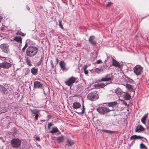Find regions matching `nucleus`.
<instances>
[{
  "label": "nucleus",
  "instance_id": "nucleus-53",
  "mask_svg": "<svg viewBox=\"0 0 149 149\" xmlns=\"http://www.w3.org/2000/svg\"><path fill=\"white\" fill-rule=\"evenodd\" d=\"M43 92H44V94H45V91H44V90H43Z\"/></svg>",
  "mask_w": 149,
  "mask_h": 149
},
{
  "label": "nucleus",
  "instance_id": "nucleus-46",
  "mask_svg": "<svg viewBox=\"0 0 149 149\" xmlns=\"http://www.w3.org/2000/svg\"><path fill=\"white\" fill-rule=\"evenodd\" d=\"M3 58V60H7V58H6L2 57V56H0V58ZM1 60H2L1 59V58H0V62H1Z\"/></svg>",
  "mask_w": 149,
  "mask_h": 149
},
{
  "label": "nucleus",
  "instance_id": "nucleus-1",
  "mask_svg": "<svg viewBox=\"0 0 149 149\" xmlns=\"http://www.w3.org/2000/svg\"><path fill=\"white\" fill-rule=\"evenodd\" d=\"M38 51V49L35 47L30 46L26 49V53L27 56L32 57L35 55Z\"/></svg>",
  "mask_w": 149,
  "mask_h": 149
},
{
  "label": "nucleus",
  "instance_id": "nucleus-55",
  "mask_svg": "<svg viewBox=\"0 0 149 149\" xmlns=\"http://www.w3.org/2000/svg\"><path fill=\"white\" fill-rule=\"evenodd\" d=\"M145 140H146L147 141V139H146V138H145Z\"/></svg>",
  "mask_w": 149,
  "mask_h": 149
},
{
  "label": "nucleus",
  "instance_id": "nucleus-57",
  "mask_svg": "<svg viewBox=\"0 0 149 149\" xmlns=\"http://www.w3.org/2000/svg\"><path fill=\"white\" fill-rule=\"evenodd\" d=\"M125 104H127L125 103Z\"/></svg>",
  "mask_w": 149,
  "mask_h": 149
},
{
  "label": "nucleus",
  "instance_id": "nucleus-2",
  "mask_svg": "<svg viewBox=\"0 0 149 149\" xmlns=\"http://www.w3.org/2000/svg\"><path fill=\"white\" fill-rule=\"evenodd\" d=\"M21 140L17 138L12 139L10 141V144L13 148H18L21 145Z\"/></svg>",
  "mask_w": 149,
  "mask_h": 149
},
{
  "label": "nucleus",
  "instance_id": "nucleus-21",
  "mask_svg": "<svg viewBox=\"0 0 149 149\" xmlns=\"http://www.w3.org/2000/svg\"><path fill=\"white\" fill-rule=\"evenodd\" d=\"M143 137L142 136H137L136 135H133L132 136L130 137V140H136V139H141Z\"/></svg>",
  "mask_w": 149,
  "mask_h": 149
},
{
  "label": "nucleus",
  "instance_id": "nucleus-35",
  "mask_svg": "<svg viewBox=\"0 0 149 149\" xmlns=\"http://www.w3.org/2000/svg\"><path fill=\"white\" fill-rule=\"evenodd\" d=\"M38 33L37 32H35L33 34V39H36L37 38V34Z\"/></svg>",
  "mask_w": 149,
  "mask_h": 149
},
{
  "label": "nucleus",
  "instance_id": "nucleus-22",
  "mask_svg": "<svg viewBox=\"0 0 149 149\" xmlns=\"http://www.w3.org/2000/svg\"><path fill=\"white\" fill-rule=\"evenodd\" d=\"M106 68H105V65H104L103 67L101 68L100 69L97 68H96L95 69V71L97 73H99L100 72L104 71Z\"/></svg>",
  "mask_w": 149,
  "mask_h": 149
},
{
  "label": "nucleus",
  "instance_id": "nucleus-25",
  "mask_svg": "<svg viewBox=\"0 0 149 149\" xmlns=\"http://www.w3.org/2000/svg\"><path fill=\"white\" fill-rule=\"evenodd\" d=\"M13 40L20 43H22V39L21 37L20 36H15L13 39Z\"/></svg>",
  "mask_w": 149,
  "mask_h": 149
},
{
  "label": "nucleus",
  "instance_id": "nucleus-45",
  "mask_svg": "<svg viewBox=\"0 0 149 149\" xmlns=\"http://www.w3.org/2000/svg\"><path fill=\"white\" fill-rule=\"evenodd\" d=\"M112 4V3L111 2H109L108 3V4H107V6H111Z\"/></svg>",
  "mask_w": 149,
  "mask_h": 149
},
{
  "label": "nucleus",
  "instance_id": "nucleus-31",
  "mask_svg": "<svg viewBox=\"0 0 149 149\" xmlns=\"http://www.w3.org/2000/svg\"><path fill=\"white\" fill-rule=\"evenodd\" d=\"M88 67V66L86 65H84L83 67V68L84 70V73L86 75H87L88 74V71L86 69Z\"/></svg>",
  "mask_w": 149,
  "mask_h": 149
},
{
  "label": "nucleus",
  "instance_id": "nucleus-51",
  "mask_svg": "<svg viewBox=\"0 0 149 149\" xmlns=\"http://www.w3.org/2000/svg\"><path fill=\"white\" fill-rule=\"evenodd\" d=\"M110 83H111L110 82V83H107V82H106L105 83H104V84H105V86H106V85H107V84H110Z\"/></svg>",
  "mask_w": 149,
  "mask_h": 149
},
{
  "label": "nucleus",
  "instance_id": "nucleus-26",
  "mask_svg": "<svg viewBox=\"0 0 149 149\" xmlns=\"http://www.w3.org/2000/svg\"><path fill=\"white\" fill-rule=\"evenodd\" d=\"M38 72V69L35 68H32L31 70V72L34 75H36Z\"/></svg>",
  "mask_w": 149,
  "mask_h": 149
},
{
  "label": "nucleus",
  "instance_id": "nucleus-11",
  "mask_svg": "<svg viewBox=\"0 0 149 149\" xmlns=\"http://www.w3.org/2000/svg\"><path fill=\"white\" fill-rule=\"evenodd\" d=\"M34 86L35 88H42L43 84L40 82L38 81H35L34 82Z\"/></svg>",
  "mask_w": 149,
  "mask_h": 149
},
{
  "label": "nucleus",
  "instance_id": "nucleus-50",
  "mask_svg": "<svg viewBox=\"0 0 149 149\" xmlns=\"http://www.w3.org/2000/svg\"><path fill=\"white\" fill-rule=\"evenodd\" d=\"M26 8L28 10H30L29 7L27 5L26 6Z\"/></svg>",
  "mask_w": 149,
  "mask_h": 149
},
{
  "label": "nucleus",
  "instance_id": "nucleus-6",
  "mask_svg": "<svg viewBox=\"0 0 149 149\" xmlns=\"http://www.w3.org/2000/svg\"><path fill=\"white\" fill-rule=\"evenodd\" d=\"M77 79V78L76 77L72 76L70 77L65 82V84L66 85L70 86L74 83Z\"/></svg>",
  "mask_w": 149,
  "mask_h": 149
},
{
  "label": "nucleus",
  "instance_id": "nucleus-49",
  "mask_svg": "<svg viewBox=\"0 0 149 149\" xmlns=\"http://www.w3.org/2000/svg\"><path fill=\"white\" fill-rule=\"evenodd\" d=\"M51 65L52 68H54V64H53V63L51 61Z\"/></svg>",
  "mask_w": 149,
  "mask_h": 149
},
{
  "label": "nucleus",
  "instance_id": "nucleus-10",
  "mask_svg": "<svg viewBox=\"0 0 149 149\" xmlns=\"http://www.w3.org/2000/svg\"><path fill=\"white\" fill-rule=\"evenodd\" d=\"M95 39V37L93 36H91L88 39L89 42L93 46H96L97 44V42Z\"/></svg>",
  "mask_w": 149,
  "mask_h": 149
},
{
  "label": "nucleus",
  "instance_id": "nucleus-41",
  "mask_svg": "<svg viewBox=\"0 0 149 149\" xmlns=\"http://www.w3.org/2000/svg\"><path fill=\"white\" fill-rule=\"evenodd\" d=\"M35 115V116L34 117L35 120L36 121L38 120V117L39 116V115L38 114V113H36V114L35 115Z\"/></svg>",
  "mask_w": 149,
  "mask_h": 149
},
{
  "label": "nucleus",
  "instance_id": "nucleus-36",
  "mask_svg": "<svg viewBox=\"0 0 149 149\" xmlns=\"http://www.w3.org/2000/svg\"><path fill=\"white\" fill-rule=\"evenodd\" d=\"M84 109H85V108H84V106L83 105V108L81 109V111H79V112H77V111H75V112H76L77 113L79 114H80V113L83 114L84 113Z\"/></svg>",
  "mask_w": 149,
  "mask_h": 149
},
{
  "label": "nucleus",
  "instance_id": "nucleus-19",
  "mask_svg": "<svg viewBox=\"0 0 149 149\" xmlns=\"http://www.w3.org/2000/svg\"><path fill=\"white\" fill-rule=\"evenodd\" d=\"M30 111L31 112V115L34 116L36 114V113H38L40 110H38L37 109H30Z\"/></svg>",
  "mask_w": 149,
  "mask_h": 149
},
{
  "label": "nucleus",
  "instance_id": "nucleus-56",
  "mask_svg": "<svg viewBox=\"0 0 149 149\" xmlns=\"http://www.w3.org/2000/svg\"><path fill=\"white\" fill-rule=\"evenodd\" d=\"M56 60H58L57 58H56Z\"/></svg>",
  "mask_w": 149,
  "mask_h": 149
},
{
  "label": "nucleus",
  "instance_id": "nucleus-3",
  "mask_svg": "<svg viewBox=\"0 0 149 149\" xmlns=\"http://www.w3.org/2000/svg\"><path fill=\"white\" fill-rule=\"evenodd\" d=\"M88 99L92 101H95L99 98L98 94L96 91L89 93L87 95Z\"/></svg>",
  "mask_w": 149,
  "mask_h": 149
},
{
  "label": "nucleus",
  "instance_id": "nucleus-30",
  "mask_svg": "<svg viewBox=\"0 0 149 149\" xmlns=\"http://www.w3.org/2000/svg\"><path fill=\"white\" fill-rule=\"evenodd\" d=\"M64 140V136H61L57 138V141L58 143L62 142Z\"/></svg>",
  "mask_w": 149,
  "mask_h": 149
},
{
  "label": "nucleus",
  "instance_id": "nucleus-5",
  "mask_svg": "<svg viewBox=\"0 0 149 149\" xmlns=\"http://www.w3.org/2000/svg\"><path fill=\"white\" fill-rule=\"evenodd\" d=\"M143 68L140 65H136L133 69L134 72L137 75H140L143 72Z\"/></svg>",
  "mask_w": 149,
  "mask_h": 149
},
{
  "label": "nucleus",
  "instance_id": "nucleus-7",
  "mask_svg": "<svg viewBox=\"0 0 149 149\" xmlns=\"http://www.w3.org/2000/svg\"><path fill=\"white\" fill-rule=\"evenodd\" d=\"M111 109H107V108L105 107H100L97 108V111L100 113L104 114L110 111Z\"/></svg>",
  "mask_w": 149,
  "mask_h": 149
},
{
  "label": "nucleus",
  "instance_id": "nucleus-47",
  "mask_svg": "<svg viewBox=\"0 0 149 149\" xmlns=\"http://www.w3.org/2000/svg\"><path fill=\"white\" fill-rule=\"evenodd\" d=\"M36 139L37 141H39L40 140V138L39 137H36Z\"/></svg>",
  "mask_w": 149,
  "mask_h": 149
},
{
  "label": "nucleus",
  "instance_id": "nucleus-9",
  "mask_svg": "<svg viewBox=\"0 0 149 149\" xmlns=\"http://www.w3.org/2000/svg\"><path fill=\"white\" fill-rule=\"evenodd\" d=\"M11 65L10 63L4 61L2 63H0V68L8 69L11 66Z\"/></svg>",
  "mask_w": 149,
  "mask_h": 149
},
{
  "label": "nucleus",
  "instance_id": "nucleus-33",
  "mask_svg": "<svg viewBox=\"0 0 149 149\" xmlns=\"http://www.w3.org/2000/svg\"><path fill=\"white\" fill-rule=\"evenodd\" d=\"M140 148L141 149H148L147 147L142 143L140 144Z\"/></svg>",
  "mask_w": 149,
  "mask_h": 149
},
{
  "label": "nucleus",
  "instance_id": "nucleus-54",
  "mask_svg": "<svg viewBox=\"0 0 149 149\" xmlns=\"http://www.w3.org/2000/svg\"><path fill=\"white\" fill-rule=\"evenodd\" d=\"M107 59H107V60H105V61L104 62H105L107 60Z\"/></svg>",
  "mask_w": 149,
  "mask_h": 149
},
{
  "label": "nucleus",
  "instance_id": "nucleus-15",
  "mask_svg": "<svg viewBox=\"0 0 149 149\" xmlns=\"http://www.w3.org/2000/svg\"><path fill=\"white\" fill-rule=\"evenodd\" d=\"M112 64L113 65L116 67H118L119 68H120L121 66L118 62L113 58H112Z\"/></svg>",
  "mask_w": 149,
  "mask_h": 149
},
{
  "label": "nucleus",
  "instance_id": "nucleus-24",
  "mask_svg": "<svg viewBox=\"0 0 149 149\" xmlns=\"http://www.w3.org/2000/svg\"><path fill=\"white\" fill-rule=\"evenodd\" d=\"M59 130L56 127L52 128V130L49 131V132L52 134H54L58 132Z\"/></svg>",
  "mask_w": 149,
  "mask_h": 149
},
{
  "label": "nucleus",
  "instance_id": "nucleus-34",
  "mask_svg": "<svg viewBox=\"0 0 149 149\" xmlns=\"http://www.w3.org/2000/svg\"><path fill=\"white\" fill-rule=\"evenodd\" d=\"M16 34L17 35H19L22 36H24L25 35V34H24L19 30L17 31Z\"/></svg>",
  "mask_w": 149,
  "mask_h": 149
},
{
  "label": "nucleus",
  "instance_id": "nucleus-43",
  "mask_svg": "<svg viewBox=\"0 0 149 149\" xmlns=\"http://www.w3.org/2000/svg\"><path fill=\"white\" fill-rule=\"evenodd\" d=\"M27 47V44L26 43L24 46L22 48V50L23 52H24L26 48Z\"/></svg>",
  "mask_w": 149,
  "mask_h": 149
},
{
  "label": "nucleus",
  "instance_id": "nucleus-14",
  "mask_svg": "<svg viewBox=\"0 0 149 149\" xmlns=\"http://www.w3.org/2000/svg\"><path fill=\"white\" fill-rule=\"evenodd\" d=\"M0 91L3 95L6 94L8 93L7 89L3 86H0Z\"/></svg>",
  "mask_w": 149,
  "mask_h": 149
},
{
  "label": "nucleus",
  "instance_id": "nucleus-29",
  "mask_svg": "<svg viewBox=\"0 0 149 149\" xmlns=\"http://www.w3.org/2000/svg\"><path fill=\"white\" fill-rule=\"evenodd\" d=\"M102 131L104 132H106L108 134H112V133H116L117 134L118 133V132L117 131H110L109 130H102Z\"/></svg>",
  "mask_w": 149,
  "mask_h": 149
},
{
  "label": "nucleus",
  "instance_id": "nucleus-8",
  "mask_svg": "<svg viewBox=\"0 0 149 149\" xmlns=\"http://www.w3.org/2000/svg\"><path fill=\"white\" fill-rule=\"evenodd\" d=\"M112 80V75L111 74H107L105 77L102 78L100 81H108L111 83Z\"/></svg>",
  "mask_w": 149,
  "mask_h": 149
},
{
  "label": "nucleus",
  "instance_id": "nucleus-18",
  "mask_svg": "<svg viewBox=\"0 0 149 149\" xmlns=\"http://www.w3.org/2000/svg\"><path fill=\"white\" fill-rule=\"evenodd\" d=\"M144 130V128L141 125L137 126L135 129V132H139Z\"/></svg>",
  "mask_w": 149,
  "mask_h": 149
},
{
  "label": "nucleus",
  "instance_id": "nucleus-28",
  "mask_svg": "<svg viewBox=\"0 0 149 149\" xmlns=\"http://www.w3.org/2000/svg\"><path fill=\"white\" fill-rule=\"evenodd\" d=\"M127 87L129 90L131 92H133L134 94V93L135 89L133 88V86L131 85H128L127 86Z\"/></svg>",
  "mask_w": 149,
  "mask_h": 149
},
{
  "label": "nucleus",
  "instance_id": "nucleus-52",
  "mask_svg": "<svg viewBox=\"0 0 149 149\" xmlns=\"http://www.w3.org/2000/svg\"><path fill=\"white\" fill-rule=\"evenodd\" d=\"M2 18L1 17V16H0V22H1Z\"/></svg>",
  "mask_w": 149,
  "mask_h": 149
},
{
  "label": "nucleus",
  "instance_id": "nucleus-4",
  "mask_svg": "<svg viewBox=\"0 0 149 149\" xmlns=\"http://www.w3.org/2000/svg\"><path fill=\"white\" fill-rule=\"evenodd\" d=\"M9 47V45L7 43H3L0 45L1 49L3 52L6 53H8L10 52Z\"/></svg>",
  "mask_w": 149,
  "mask_h": 149
},
{
  "label": "nucleus",
  "instance_id": "nucleus-32",
  "mask_svg": "<svg viewBox=\"0 0 149 149\" xmlns=\"http://www.w3.org/2000/svg\"><path fill=\"white\" fill-rule=\"evenodd\" d=\"M148 114H145L141 118V121L144 124H145V120L146 119Z\"/></svg>",
  "mask_w": 149,
  "mask_h": 149
},
{
  "label": "nucleus",
  "instance_id": "nucleus-42",
  "mask_svg": "<svg viewBox=\"0 0 149 149\" xmlns=\"http://www.w3.org/2000/svg\"><path fill=\"white\" fill-rule=\"evenodd\" d=\"M53 125V124H52L51 123H49L47 125V128L48 129H49L52 126V125Z\"/></svg>",
  "mask_w": 149,
  "mask_h": 149
},
{
  "label": "nucleus",
  "instance_id": "nucleus-38",
  "mask_svg": "<svg viewBox=\"0 0 149 149\" xmlns=\"http://www.w3.org/2000/svg\"><path fill=\"white\" fill-rule=\"evenodd\" d=\"M26 61L28 66H31V62L29 59L28 58H27L26 60Z\"/></svg>",
  "mask_w": 149,
  "mask_h": 149
},
{
  "label": "nucleus",
  "instance_id": "nucleus-20",
  "mask_svg": "<svg viewBox=\"0 0 149 149\" xmlns=\"http://www.w3.org/2000/svg\"><path fill=\"white\" fill-rule=\"evenodd\" d=\"M72 107L75 109H78L81 107V105L79 102H75L73 104Z\"/></svg>",
  "mask_w": 149,
  "mask_h": 149
},
{
  "label": "nucleus",
  "instance_id": "nucleus-39",
  "mask_svg": "<svg viewBox=\"0 0 149 149\" xmlns=\"http://www.w3.org/2000/svg\"><path fill=\"white\" fill-rule=\"evenodd\" d=\"M58 22H59V26L60 28H61L62 29H63V26L61 24V23H62L61 20H59Z\"/></svg>",
  "mask_w": 149,
  "mask_h": 149
},
{
  "label": "nucleus",
  "instance_id": "nucleus-13",
  "mask_svg": "<svg viewBox=\"0 0 149 149\" xmlns=\"http://www.w3.org/2000/svg\"><path fill=\"white\" fill-rule=\"evenodd\" d=\"M117 104V103L116 102H113L109 103H108V106H109V108H107V109H111L110 111L113 110V107H115Z\"/></svg>",
  "mask_w": 149,
  "mask_h": 149
},
{
  "label": "nucleus",
  "instance_id": "nucleus-27",
  "mask_svg": "<svg viewBox=\"0 0 149 149\" xmlns=\"http://www.w3.org/2000/svg\"><path fill=\"white\" fill-rule=\"evenodd\" d=\"M42 57H41L38 62L36 61L34 63V65L37 66H39L42 63Z\"/></svg>",
  "mask_w": 149,
  "mask_h": 149
},
{
  "label": "nucleus",
  "instance_id": "nucleus-12",
  "mask_svg": "<svg viewBox=\"0 0 149 149\" xmlns=\"http://www.w3.org/2000/svg\"><path fill=\"white\" fill-rule=\"evenodd\" d=\"M59 64L61 69L63 71H67L68 70V68L65 67L66 64L63 61H60Z\"/></svg>",
  "mask_w": 149,
  "mask_h": 149
},
{
  "label": "nucleus",
  "instance_id": "nucleus-40",
  "mask_svg": "<svg viewBox=\"0 0 149 149\" xmlns=\"http://www.w3.org/2000/svg\"><path fill=\"white\" fill-rule=\"evenodd\" d=\"M5 28H6V27L5 26L3 25H2V26L0 29V30L1 31V32H2V31H5V29H5Z\"/></svg>",
  "mask_w": 149,
  "mask_h": 149
},
{
  "label": "nucleus",
  "instance_id": "nucleus-44",
  "mask_svg": "<svg viewBox=\"0 0 149 149\" xmlns=\"http://www.w3.org/2000/svg\"><path fill=\"white\" fill-rule=\"evenodd\" d=\"M102 63V61L101 60L99 59L97 61V63L99 64Z\"/></svg>",
  "mask_w": 149,
  "mask_h": 149
},
{
  "label": "nucleus",
  "instance_id": "nucleus-16",
  "mask_svg": "<svg viewBox=\"0 0 149 149\" xmlns=\"http://www.w3.org/2000/svg\"><path fill=\"white\" fill-rule=\"evenodd\" d=\"M120 95H123V97L126 100H129L131 97L129 93L124 92H122Z\"/></svg>",
  "mask_w": 149,
  "mask_h": 149
},
{
  "label": "nucleus",
  "instance_id": "nucleus-48",
  "mask_svg": "<svg viewBox=\"0 0 149 149\" xmlns=\"http://www.w3.org/2000/svg\"><path fill=\"white\" fill-rule=\"evenodd\" d=\"M129 82H130V83H132V82H133V80L132 79H129Z\"/></svg>",
  "mask_w": 149,
  "mask_h": 149
},
{
  "label": "nucleus",
  "instance_id": "nucleus-17",
  "mask_svg": "<svg viewBox=\"0 0 149 149\" xmlns=\"http://www.w3.org/2000/svg\"><path fill=\"white\" fill-rule=\"evenodd\" d=\"M74 143V141L73 140H72L70 139H67L66 146L68 147L71 146L73 145Z\"/></svg>",
  "mask_w": 149,
  "mask_h": 149
},
{
  "label": "nucleus",
  "instance_id": "nucleus-37",
  "mask_svg": "<svg viewBox=\"0 0 149 149\" xmlns=\"http://www.w3.org/2000/svg\"><path fill=\"white\" fill-rule=\"evenodd\" d=\"M2 113H5L7 111V109L6 108L4 107H0Z\"/></svg>",
  "mask_w": 149,
  "mask_h": 149
},
{
  "label": "nucleus",
  "instance_id": "nucleus-23",
  "mask_svg": "<svg viewBox=\"0 0 149 149\" xmlns=\"http://www.w3.org/2000/svg\"><path fill=\"white\" fill-rule=\"evenodd\" d=\"M105 86V85L104 83H100L97 84L95 85V87L103 88Z\"/></svg>",
  "mask_w": 149,
  "mask_h": 149
}]
</instances>
